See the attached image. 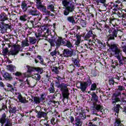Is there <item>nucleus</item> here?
<instances>
[{
    "label": "nucleus",
    "instance_id": "nucleus-1",
    "mask_svg": "<svg viewBox=\"0 0 126 126\" xmlns=\"http://www.w3.org/2000/svg\"><path fill=\"white\" fill-rule=\"evenodd\" d=\"M108 46L113 54L114 57L116 58L117 60H112L111 66L114 69L117 67H121L126 64V57L123 55V50L119 48L117 44H108Z\"/></svg>",
    "mask_w": 126,
    "mask_h": 126
},
{
    "label": "nucleus",
    "instance_id": "nucleus-2",
    "mask_svg": "<svg viewBox=\"0 0 126 126\" xmlns=\"http://www.w3.org/2000/svg\"><path fill=\"white\" fill-rule=\"evenodd\" d=\"M56 79H57V80H58V82H59V85L57 87L62 92V96L63 97V101H64L65 99L68 100L70 94L69 91H68V88H67V84L63 83H61V80H62L63 79V78H62L61 76L56 77Z\"/></svg>",
    "mask_w": 126,
    "mask_h": 126
},
{
    "label": "nucleus",
    "instance_id": "nucleus-3",
    "mask_svg": "<svg viewBox=\"0 0 126 126\" xmlns=\"http://www.w3.org/2000/svg\"><path fill=\"white\" fill-rule=\"evenodd\" d=\"M104 29L105 30H107V29L108 30V32L109 34L107 36L108 41H111V40H115V38L118 37V33L120 31L118 28H110V26L107 25V24H105L104 25Z\"/></svg>",
    "mask_w": 126,
    "mask_h": 126
},
{
    "label": "nucleus",
    "instance_id": "nucleus-4",
    "mask_svg": "<svg viewBox=\"0 0 126 126\" xmlns=\"http://www.w3.org/2000/svg\"><path fill=\"white\" fill-rule=\"evenodd\" d=\"M13 50L10 51L8 52V48L6 47L5 48H2V54L3 56H6L7 54L10 56H17L19 54V51H20V45L19 44H14L12 46Z\"/></svg>",
    "mask_w": 126,
    "mask_h": 126
},
{
    "label": "nucleus",
    "instance_id": "nucleus-5",
    "mask_svg": "<svg viewBox=\"0 0 126 126\" xmlns=\"http://www.w3.org/2000/svg\"><path fill=\"white\" fill-rule=\"evenodd\" d=\"M115 2V3H113V2H111V4H113L111 7V9L114 11L113 13L118 15L119 17H122V16H123V15H122V13H123V9L118 4V3H120V0H118Z\"/></svg>",
    "mask_w": 126,
    "mask_h": 126
},
{
    "label": "nucleus",
    "instance_id": "nucleus-6",
    "mask_svg": "<svg viewBox=\"0 0 126 126\" xmlns=\"http://www.w3.org/2000/svg\"><path fill=\"white\" fill-rule=\"evenodd\" d=\"M43 36L44 37L45 40L48 41V42L50 43L51 47H54L55 46L54 42H55V37L52 34V32H51L50 29H47L46 33L44 34Z\"/></svg>",
    "mask_w": 126,
    "mask_h": 126
},
{
    "label": "nucleus",
    "instance_id": "nucleus-7",
    "mask_svg": "<svg viewBox=\"0 0 126 126\" xmlns=\"http://www.w3.org/2000/svg\"><path fill=\"white\" fill-rule=\"evenodd\" d=\"M94 29H90L85 36L84 37V39L86 41H89V43H92V40L90 39V38L91 37L93 39V41H94L95 39H97V38H96L97 36H96L95 32H93V31L94 30Z\"/></svg>",
    "mask_w": 126,
    "mask_h": 126
},
{
    "label": "nucleus",
    "instance_id": "nucleus-8",
    "mask_svg": "<svg viewBox=\"0 0 126 126\" xmlns=\"http://www.w3.org/2000/svg\"><path fill=\"white\" fill-rule=\"evenodd\" d=\"M7 30H12V25L11 23L6 24L3 22L0 23V32L1 34H4L7 32Z\"/></svg>",
    "mask_w": 126,
    "mask_h": 126
},
{
    "label": "nucleus",
    "instance_id": "nucleus-9",
    "mask_svg": "<svg viewBox=\"0 0 126 126\" xmlns=\"http://www.w3.org/2000/svg\"><path fill=\"white\" fill-rule=\"evenodd\" d=\"M6 123V124H5ZM0 124L3 126L5 124L4 126H12V124L9 121V119L6 116V114L5 113H3L0 118Z\"/></svg>",
    "mask_w": 126,
    "mask_h": 126
},
{
    "label": "nucleus",
    "instance_id": "nucleus-10",
    "mask_svg": "<svg viewBox=\"0 0 126 126\" xmlns=\"http://www.w3.org/2000/svg\"><path fill=\"white\" fill-rule=\"evenodd\" d=\"M27 68H28L27 72L30 74H31L32 72H35V71H36L38 73H39V74H42V73L44 72L43 68L39 67H35L27 65Z\"/></svg>",
    "mask_w": 126,
    "mask_h": 126
},
{
    "label": "nucleus",
    "instance_id": "nucleus-11",
    "mask_svg": "<svg viewBox=\"0 0 126 126\" xmlns=\"http://www.w3.org/2000/svg\"><path fill=\"white\" fill-rule=\"evenodd\" d=\"M52 34L55 37V38H54V42L56 44V47H60L62 46V45H64V44H65V41H63L62 37L57 38L58 35L55 32H52Z\"/></svg>",
    "mask_w": 126,
    "mask_h": 126
},
{
    "label": "nucleus",
    "instance_id": "nucleus-12",
    "mask_svg": "<svg viewBox=\"0 0 126 126\" xmlns=\"http://www.w3.org/2000/svg\"><path fill=\"white\" fill-rule=\"evenodd\" d=\"M103 106L100 104H97L96 103H93V106L91 107V112L93 115H96L98 112H102Z\"/></svg>",
    "mask_w": 126,
    "mask_h": 126
},
{
    "label": "nucleus",
    "instance_id": "nucleus-13",
    "mask_svg": "<svg viewBox=\"0 0 126 126\" xmlns=\"http://www.w3.org/2000/svg\"><path fill=\"white\" fill-rule=\"evenodd\" d=\"M122 96V93L116 91L113 93L112 98V104H115L118 102H121V96Z\"/></svg>",
    "mask_w": 126,
    "mask_h": 126
},
{
    "label": "nucleus",
    "instance_id": "nucleus-14",
    "mask_svg": "<svg viewBox=\"0 0 126 126\" xmlns=\"http://www.w3.org/2000/svg\"><path fill=\"white\" fill-rule=\"evenodd\" d=\"M73 56V50H69L65 49L63 51V53L60 54V57H64V58H71Z\"/></svg>",
    "mask_w": 126,
    "mask_h": 126
},
{
    "label": "nucleus",
    "instance_id": "nucleus-15",
    "mask_svg": "<svg viewBox=\"0 0 126 126\" xmlns=\"http://www.w3.org/2000/svg\"><path fill=\"white\" fill-rule=\"evenodd\" d=\"M75 8V7L74 6V4H73V3H71L70 5L66 7L65 10H64L63 11L64 15L67 16V15L69 14L70 12H72L73 11H74Z\"/></svg>",
    "mask_w": 126,
    "mask_h": 126
},
{
    "label": "nucleus",
    "instance_id": "nucleus-16",
    "mask_svg": "<svg viewBox=\"0 0 126 126\" xmlns=\"http://www.w3.org/2000/svg\"><path fill=\"white\" fill-rule=\"evenodd\" d=\"M29 13L30 15L32 16H40L41 13L37 10V8L31 6V8L29 10Z\"/></svg>",
    "mask_w": 126,
    "mask_h": 126
},
{
    "label": "nucleus",
    "instance_id": "nucleus-17",
    "mask_svg": "<svg viewBox=\"0 0 126 126\" xmlns=\"http://www.w3.org/2000/svg\"><path fill=\"white\" fill-rule=\"evenodd\" d=\"M1 74H2V76L5 80H8V81L13 80V77H12V76H11V74L9 73L8 72L4 70H2L1 72Z\"/></svg>",
    "mask_w": 126,
    "mask_h": 126
},
{
    "label": "nucleus",
    "instance_id": "nucleus-18",
    "mask_svg": "<svg viewBox=\"0 0 126 126\" xmlns=\"http://www.w3.org/2000/svg\"><path fill=\"white\" fill-rule=\"evenodd\" d=\"M72 61L73 63V64L70 65V66H72V67H73V68L72 70H71V73H72V72H73V71L75 70V68L80 67V63H79L80 61H79V60L77 59H73Z\"/></svg>",
    "mask_w": 126,
    "mask_h": 126
},
{
    "label": "nucleus",
    "instance_id": "nucleus-19",
    "mask_svg": "<svg viewBox=\"0 0 126 126\" xmlns=\"http://www.w3.org/2000/svg\"><path fill=\"white\" fill-rule=\"evenodd\" d=\"M37 9L40 10L44 15H49L50 14V11L47 10V7L43 5H39L37 6Z\"/></svg>",
    "mask_w": 126,
    "mask_h": 126
},
{
    "label": "nucleus",
    "instance_id": "nucleus-20",
    "mask_svg": "<svg viewBox=\"0 0 126 126\" xmlns=\"http://www.w3.org/2000/svg\"><path fill=\"white\" fill-rule=\"evenodd\" d=\"M88 86L84 82H80V87H78V89H80L82 92H86L88 88Z\"/></svg>",
    "mask_w": 126,
    "mask_h": 126
},
{
    "label": "nucleus",
    "instance_id": "nucleus-21",
    "mask_svg": "<svg viewBox=\"0 0 126 126\" xmlns=\"http://www.w3.org/2000/svg\"><path fill=\"white\" fill-rule=\"evenodd\" d=\"M21 7L23 10V12H25L27 11V9H28V7H31L28 5L27 1L24 0L21 2Z\"/></svg>",
    "mask_w": 126,
    "mask_h": 126
},
{
    "label": "nucleus",
    "instance_id": "nucleus-22",
    "mask_svg": "<svg viewBox=\"0 0 126 126\" xmlns=\"http://www.w3.org/2000/svg\"><path fill=\"white\" fill-rule=\"evenodd\" d=\"M92 42L93 43H94V44H95V45L98 44L99 46L101 47V48H105V47H106V43L104 42L101 41V40L98 38H96L94 40H92Z\"/></svg>",
    "mask_w": 126,
    "mask_h": 126
},
{
    "label": "nucleus",
    "instance_id": "nucleus-23",
    "mask_svg": "<svg viewBox=\"0 0 126 126\" xmlns=\"http://www.w3.org/2000/svg\"><path fill=\"white\" fill-rule=\"evenodd\" d=\"M47 30H48V29H47V28H44V33L43 34H42L43 33V31H38L37 32L35 33V36L36 38H40V37L41 36L45 37V36H43L44 34L46 33Z\"/></svg>",
    "mask_w": 126,
    "mask_h": 126
},
{
    "label": "nucleus",
    "instance_id": "nucleus-24",
    "mask_svg": "<svg viewBox=\"0 0 126 126\" xmlns=\"http://www.w3.org/2000/svg\"><path fill=\"white\" fill-rule=\"evenodd\" d=\"M92 96L91 101H93L94 103H97V102L99 101V96L97 95L96 94V93L94 92H93L92 94H91Z\"/></svg>",
    "mask_w": 126,
    "mask_h": 126
},
{
    "label": "nucleus",
    "instance_id": "nucleus-25",
    "mask_svg": "<svg viewBox=\"0 0 126 126\" xmlns=\"http://www.w3.org/2000/svg\"><path fill=\"white\" fill-rule=\"evenodd\" d=\"M113 105V108H112V110L116 113V114H119L120 113V109L122 108L121 107V105L118 104H117L116 103L115 104H112Z\"/></svg>",
    "mask_w": 126,
    "mask_h": 126
},
{
    "label": "nucleus",
    "instance_id": "nucleus-26",
    "mask_svg": "<svg viewBox=\"0 0 126 126\" xmlns=\"http://www.w3.org/2000/svg\"><path fill=\"white\" fill-rule=\"evenodd\" d=\"M48 112H45L44 111H37V115L36 117L38 119H41L42 118H45L47 117Z\"/></svg>",
    "mask_w": 126,
    "mask_h": 126
},
{
    "label": "nucleus",
    "instance_id": "nucleus-27",
    "mask_svg": "<svg viewBox=\"0 0 126 126\" xmlns=\"http://www.w3.org/2000/svg\"><path fill=\"white\" fill-rule=\"evenodd\" d=\"M77 118L82 120V121H84L86 119V112H85V110L82 111V112H79V116Z\"/></svg>",
    "mask_w": 126,
    "mask_h": 126
},
{
    "label": "nucleus",
    "instance_id": "nucleus-28",
    "mask_svg": "<svg viewBox=\"0 0 126 126\" xmlns=\"http://www.w3.org/2000/svg\"><path fill=\"white\" fill-rule=\"evenodd\" d=\"M17 99L19 100V102L20 103H24L26 102V97H23L21 93H18Z\"/></svg>",
    "mask_w": 126,
    "mask_h": 126
},
{
    "label": "nucleus",
    "instance_id": "nucleus-29",
    "mask_svg": "<svg viewBox=\"0 0 126 126\" xmlns=\"http://www.w3.org/2000/svg\"><path fill=\"white\" fill-rule=\"evenodd\" d=\"M91 77H96L99 76V71L96 69L91 70Z\"/></svg>",
    "mask_w": 126,
    "mask_h": 126
},
{
    "label": "nucleus",
    "instance_id": "nucleus-30",
    "mask_svg": "<svg viewBox=\"0 0 126 126\" xmlns=\"http://www.w3.org/2000/svg\"><path fill=\"white\" fill-rule=\"evenodd\" d=\"M82 124H83V120L75 117V126H82Z\"/></svg>",
    "mask_w": 126,
    "mask_h": 126
},
{
    "label": "nucleus",
    "instance_id": "nucleus-31",
    "mask_svg": "<svg viewBox=\"0 0 126 126\" xmlns=\"http://www.w3.org/2000/svg\"><path fill=\"white\" fill-rule=\"evenodd\" d=\"M0 21H5V20H8V16L6 15L4 12L1 13L0 15Z\"/></svg>",
    "mask_w": 126,
    "mask_h": 126
},
{
    "label": "nucleus",
    "instance_id": "nucleus-32",
    "mask_svg": "<svg viewBox=\"0 0 126 126\" xmlns=\"http://www.w3.org/2000/svg\"><path fill=\"white\" fill-rule=\"evenodd\" d=\"M74 18H75V16H68L67 17V21L70 23H72V24H75L76 23Z\"/></svg>",
    "mask_w": 126,
    "mask_h": 126
},
{
    "label": "nucleus",
    "instance_id": "nucleus-33",
    "mask_svg": "<svg viewBox=\"0 0 126 126\" xmlns=\"http://www.w3.org/2000/svg\"><path fill=\"white\" fill-rule=\"evenodd\" d=\"M7 70L10 71V72H14L16 69V67L12 64H9L6 66Z\"/></svg>",
    "mask_w": 126,
    "mask_h": 126
},
{
    "label": "nucleus",
    "instance_id": "nucleus-34",
    "mask_svg": "<svg viewBox=\"0 0 126 126\" xmlns=\"http://www.w3.org/2000/svg\"><path fill=\"white\" fill-rule=\"evenodd\" d=\"M70 0H62V4L66 8V7H68L70 5L71 2Z\"/></svg>",
    "mask_w": 126,
    "mask_h": 126
},
{
    "label": "nucleus",
    "instance_id": "nucleus-35",
    "mask_svg": "<svg viewBox=\"0 0 126 126\" xmlns=\"http://www.w3.org/2000/svg\"><path fill=\"white\" fill-rule=\"evenodd\" d=\"M78 21H79V24L83 28H85L87 26V22L86 20H83L82 19H78Z\"/></svg>",
    "mask_w": 126,
    "mask_h": 126
},
{
    "label": "nucleus",
    "instance_id": "nucleus-36",
    "mask_svg": "<svg viewBox=\"0 0 126 126\" xmlns=\"http://www.w3.org/2000/svg\"><path fill=\"white\" fill-rule=\"evenodd\" d=\"M126 85H119L117 86V90L116 91H117L118 92H122V91H126Z\"/></svg>",
    "mask_w": 126,
    "mask_h": 126
},
{
    "label": "nucleus",
    "instance_id": "nucleus-37",
    "mask_svg": "<svg viewBox=\"0 0 126 126\" xmlns=\"http://www.w3.org/2000/svg\"><path fill=\"white\" fill-rule=\"evenodd\" d=\"M95 1L97 4H100V3L103 4L104 7H107V6L108 5V4L106 3V2H107V0H95Z\"/></svg>",
    "mask_w": 126,
    "mask_h": 126
},
{
    "label": "nucleus",
    "instance_id": "nucleus-38",
    "mask_svg": "<svg viewBox=\"0 0 126 126\" xmlns=\"http://www.w3.org/2000/svg\"><path fill=\"white\" fill-rule=\"evenodd\" d=\"M85 47L87 49H90V50L91 51H93V50H94V49H95V46H94V44H93V43H90V42H89V43H88V44H85Z\"/></svg>",
    "mask_w": 126,
    "mask_h": 126
},
{
    "label": "nucleus",
    "instance_id": "nucleus-39",
    "mask_svg": "<svg viewBox=\"0 0 126 126\" xmlns=\"http://www.w3.org/2000/svg\"><path fill=\"white\" fill-rule=\"evenodd\" d=\"M29 41L31 45H34L37 42V39L35 37H29Z\"/></svg>",
    "mask_w": 126,
    "mask_h": 126
},
{
    "label": "nucleus",
    "instance_id": "nucleus-40",
    "mask_svg": "<svg viewBox=\"0 0 126 126\" xmlns=\"http://www.w3.org/2000/svg\"><path fill=\"white\" fill-rule=\"evenodd\" d=\"M27 19H28V16L27 14H24L20 16L19 20L22 21V22H25V21H27Z\"/></svg>",
    "mask_w": 126,
    "mask_h": 126
},
{
    "label": "nucleus",
    "instance_id": "nucleus-41",
    "mask_svg": "<svg viewBox=\"0 0 126 126\" xmlns=\"http://www.w3.org/2000/svg\"><path fill=\"white\" fill-rule=\"evenodd\" d=\"M84 82L87 84V86L89 87L92 84V80L90 78V76H88L86 79V81H84Z\"/></svg>",
    "mask_w": 126,
    "mask_h": 126
},
{
    "label": "nucleus",
    "instance_id": "nucleus-42",
    "mask_svg": "<svg viewBox=\"0 0 126 126\" xmlns=\"http://www.w3.org/2000/svg\"><path fill=\"white\" fill-rule=\"evenodd\" d=\"M101 25H102V24L97 22L96 23H94V24L93 25V26L94 27H95L94 29H96L97 30H98L99 31L101 32L102 29H101V28H100V26H101Z\"/></svg>",
    "mask_w": 126,
    "mask_h": 126
},
{
    "label": "nucleus",
    "instance_id": "nucleus-43",
    "mask_svg": "<svg viewBox=\"0 0 126 126\" xmlns=\"http://www.w3.org/2000/svg\"><path fill=\"white\" fill-rule=\"evenodd\" d=\"M32 78L33 79H35V80H37V81H39L41 80V75L39 73L34 74V75H32Z\"/></svg>",
    "mask_w": 126,
    "mask_h": 126
},
{
    "label": "nucleus",
    "instance_id": "nucleus-44",
    "mask_svg": "<svg viewBox=\"0 0 126 126\" xmlns=\"http://www.w3.org/2000/svg\"><path fill=\"white\" fill-rule=\"evenodd\" d=\"M48 91L50 93H55L56 91L55 90V87L54 86V83H51L50 84V87L48 89Z\"/></svg>",
    "mask_w": 126,
    "mask_h": 126
},
{
    "label": "nucleus",
    "instance_id": "nucleus-45",
    "mask_svg": "<svg viewBox=\"0 0 126 126\" xmlns=\"http://www.w3.org/2000/svg\"><path fill=\"white\" fill-rule=\"evenodd\" d=\"M36 58L39 60V63H40V64H42V65H46V63H44V59H43L42 56L37 55Z\"/></svg>",
    "mask_w": 126,
    "mask_h": 126
},
{
    "label": "nucleus",
    "instance_id": "nucleus-46",
    "mask_svg": "<svg viewBox=\"0 0 126 126\" xmlns=\"http://www.w3.org/2000/svg\"><path fill=\"white\" fill-rule=\"evenodd\" d=\"M113 126H124L120 119H116Z\"/></svg>",
    "mask_w": 126,
    "mask_h": 126
},
{
    "label": "nucleus",
    "instance_id": "nucleus-47",
    "mask_svg": "<svg viewBox=\"0 0 126 126\" xmlns=\"http://www.w3.org/2000/svg\"><path fill=\"white\" fill-rule=\"evenodd\" d=\"M33 99L34 104H39L41 102L39 96H34Z\"/></svg>",
    "mask_w": 126,
    "mask_h": 126
},
{
    "label": "nucleus",
    "instance_id": "nucleus-48",
    "mask_svg": "<svg viewBox=\"0 0 126 126\" xmlns=\"http://www.w3.org/2000/svg\"><path fill=\"white\" fill-rule=\"evenodd\" d=\"M47 9L54 12L55 11V4H50L47 5Z\"/></svg>",
    "mask_w": 126,
    "mask_h": 126
},
{
    "label": "nucleus",
    "instance_id": "nucleus-49",
    "mask_svg": "<svg viewBox=\"0 0 126 126\" xmlns=\"http://www.w3.org/2000/svg\"><path fill=\"white\" fill-rule=\"evenodd\" d=\"M97 89H98V88H97V84L96 83H94L91 85L90 91H95Z\"/></svg>",
    "mask_w": 126,
    "mask_h": 126
},
{
    "label": "nucleus",
    "instance_id": "nucleus-50",
    "mask_svg": "<svg viewBox=\"0 0 126 126\" xmlns=\"http://www.w3.org/2000/svg\"><path fill=\"white\" fill-rule=\"evenodd\" d=\"M9 113L10 114H16V107H11L10 106L9 107Z\"/></svg>",
    "mask_w": 126,
    "mask_h": 126
},
{
    "label": "nucleus",
    "instance_id": "nucleus-51",
    "mask_svg": "<svg viewBox=\"0 0 126 126\" xmlns=\"http://www.w3.org/2000/svg\"><path fill=\"white\" fill-rule=\"evenodd\" d=\"M34 22H35V19L33 20L28 21V24L30 28H33L34 27Z\"/></svg>",
    "mask_w": 126,
    "mask_h": 126
},
{
    "label": "nucleus",
    "instance_id": "nucleus-52",
    "mask_svg": "<svg viewBox=\"0 0 126 126\" xmlns=\"http://www.w3.org/2000/svg\"><path fill=\"white\" fill-rule=\"evenodd\" d=\"M76 38L77 39V40H78L79 41H80L81 42H82V41H83V39H82V38H83L84 39V36L82 34H79L78 33H77L76 34Z\"/></svg>",
    "mask_w": 126,
    "mask_h": 126
},
{
    "label": "nucleus",
    "instance_id": "nucleus-53",
    "mask_svg": "<svg viewBox=\"0 0 126 126\" xmlns=\"http://www.w3.org/2000/svg\"><path fill=\"white\" fill-rule=\"evenodd\" d=\"M92 123H94V124H95L96 125H99V126H102V125H103L102 122L97 121V118H94L92 120Z\"/></svg>",
    "mask_w": 126,
    "mask_h": 126
},
{
    "label": "nucleus",
    "instance_id": "nucleus-54",
    "mask_svg": "<svg viewBox=\"0 0 126 126\" xmlns=\"http://www.w3.org/2000/svg\"><path fill=\"white\" fill-rule=\"evenodd\" d=\"M108 83L109 85H114L115 83L116 84H118V83L117 82H115L114 79H113V78L112 77L109 79Z\"/></svg>",
    "mask_w": 126,
    "mask_h": 126
},
{
    "label": "nucleus",
    "instance_id": "nucleus-55",
    "mask_svg": "<svg viewBox=\"0 0 126 126\" xmlns=\"http://www.w3.org/2000/svg\"><path fill=\"white\" fill-rule=\"evenodd\" d=\"M65 46L66 47H67V48H68L69 49H71V48L73 47V46H72V44L69 40L66 41Z\"/></svg>",
    "mask_w": 126,
    "mask_h": 126
},
{
    "label": "nucleus",
    "instance_id": "nucleus-56",
    "mask_svg": "<svg viewBox=\"0 0 126 126\" xmlns=\"http://www.w3.org/2000/svg\"><path fill=\"white\" fill-rule=\"evenodd\" d=\"M77 108V112L79 114V113L82 112V111H85V110L83 109V108L80 106H76Z\"/></svg>",
    "mask_w": 126,
    "mask_h": 126
},
{
    "label": "nucleus",
    "instance_id": "nucleus-57",
    "mask_svg": "<svg viewBox=\"0 0 126 126\" xmlns=\"http://www.w3.org/2000/svg\"><path fill=\"white\" fill-rule=\"evenodd\" d=\"M41 126H51L50 124H49V122L48 121H46L44 120L40 124Z\"/></svg>",
    "mask_w": 126,
    "mask_h": 126
},
{
    "label": "nucleus",
    "instance_id": "nucleus-58",
    "mask_svg": "<svg viewBox=\"0 0 126 126\" xmlns=\"http://www.w3.org/2000/svg\"><path fill=\"white\" fill-rule=\"evenodd\" d=\"M52 71L56 73V74H59V73L60 72V71H59V67L57 66H53Z\"/></svg>",
    "mask_w": 126,
    "mask_h": 126
},
{
    "label": "nucleus",
    "instance_id": "nucleus-59",
    "mask_svg": "<svg viewBox=\"0 0 126 126\" xmlns=\"http://www.w3.org/2000/svg\"><path fill=\"white\" fill-rule=\"evenodd\" d=\"M50 123L52 126H56L57 125V121H56V119L54 117H52L51 119Z\"/></svg>",
    "mask_w": 126,
    "mask_h": 126
},
{
    "label": "nucleus",
    "instance_id": "nucleus-60",
    "mask_svg": "<svg viewBox=\"0 0 126 126\" xmlns=\"http://www.w3.org/2000/svg\"><path fill=\"white\" fill-rule=\"evenodd\" d=\"M13 75H15V76H17V77H20V76H22V73L17 71L13 73Z\"/></svg>",
    "mask_w": 126,
    "mask_h": 126
},
{
    "label": "nucleus",
    "instance_id": "nucleus-61",
    "mask_svg": "<svg viewBox=\"0 0 126 126\" xmlns=\"http://www.w3.org/2000/svg\"><path fill=\"white\" fill-rule=\"evenodd\" d=\"M39 99L41 102H44V101H45V99H46V95H45V94H41L40 97H39Z\"/></svg>",
    "mask_w": 126,
    "mask_h": 126
},
{
    "label": "nucleus",
    "instance_id": "nucleus-62",
    "mask_svg": "<svg viewBox=\"0 0 126 126\" xmlns=\"http://www.w3.org/2000/svg\"><path fill=\"white\" fill-rule=\"evenodd\" d=\"M57 53L58 52L57 51V50H55L53 51L50 52V55L52 56V57H55V56H57Z\"/></svg>",
    "mask_w": 126,
    "mask_h": 126
},
{
    "label": "nucleus",
    "instance_id": "nucleus-63",
    "mask_svg": "<svg viewBox=\"0 0 126 126\" xmlns=\"http://www.w3.org/2000/svg\"><path fill=\"white\" fill-rule=\"evenodd\" d=\"M5 109H7V106L4 105V103H2V108L0 109V112H1L2 110H5Z\"/></svg>",
    "mask_w": 126,
    "mask_h": 126
},
{
    "label": "nucleus",
    "instance_id": "nucleus-64",
    "mask_svg": "<svg viewBox=\"0 0 126 126\" xmlns=\"http://www.w3.org/2000/svg\"><path fill=\"white\" fill-rule=\"evenodd\" d=\"M121 77H122L121 76H118V75H115L114 77L112 78L114 79H117V80H121Z\"/></svg>",
    "mask_w": 126,
    "mask_h": 126
}]
</instances>
